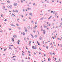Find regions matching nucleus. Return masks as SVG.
I'll return each instance as SVG.
<instances>
[{
    "label": "nucleus",
    "instance_id": "nucleus-1",
    "mask_svg": "<svg viewBox=\"0 0 62 62\" xmlns=\"http://www.w3.org/2000/svg\"><path fill=\"white\" fill-rule=\"evenodd\" d=\"M35 46H32V49H37V48H36V47H37V46L35 45Z\"/></svg>",
    "mask_w": 62,
    "mask_h": 62
},
{
    "label": "nucleus",
    "instance_id": "nucleus-2",
    "mask_svg": "<svg viewBox=\"0 0 62 62\" xmlns=\"http://www.w3.org/2000/svg\"><path fill=\"white\" fill-rule=\"evenodd\" d=\"M24 29L25 30V32H27V29L25 27H24Z\"/></svg>",
    "mask_w": 62,
    "mask_h": 62
},
{
    "label": "nucleus",
    "instance_id": "nucleus-3",
    "mask_svg": "<svg viewBox=\"0 0 62 62\" xmlns=\"http://www.w3.org/2000/svg\"><path fill=\"white\" fill-rule=\"evenodd\" d=\"M43 33L44 34H45V33H46V31L44 30H43Z\"/></svg>",
    "mask_w": 62,
    "mask_h": 62
},
{
    "label": "nucleus",
    "instance_id": "nucleus-4",
    "mask_svg": "<svg viewBox=\"0 0 62 62\" xmlns=\"http://www.w3.org/2000/svg\"><path fill=\"white\" fill-rule=\"evenodd\" d=\"M20 41L19 40H18V41L17 43L19 45L20 44Z\"/></svg>",
    "mask_w": 62,
    "mask_h": 62
},
{
    "label": "nucleus",
    "instance_id": "nucleus-5",
    "mask_svg": "<svg viewBox=\"0 0 62 62\" xmlns=\"http://www.w3.org/2000/svg\"><path fill=\"white\" fill-rule=\"evenodd\" d=\"M32 13H30L29 14V15H31V16H32Z\"/></svg>",
    "mask_w": 62,
    "mask_h": 62
},
{
    "label": "nucleus",
    "instance_id": "nucleus-6",
    "mask_svg": "<svg viewBox=\"0 0 62 62\" xmlns=\"http://www.w3.org/2000/svg\"><path fill=\"white\" fill-rule=\"evenodd\" d=\"M31 8H27V9H28V10H31Z\"/></svg>",
    "mask_w": 62,
    "mask_h": 62
},
{
    "label": "nucleus",
    "instance_id": "nucleus-7",
    "mask_svg": "<svg viewBox=\"0 0 62 62\" xmlns=\"http://www.w3.org/2000/svg\"><path fill=\"white\" fill-rule=\"evenodd\" d=\"M31 36H32V39L34 38V36H33V35H32V34H31Z\"/></svg>",
    "mask_w": 62,
    "mask_h": 62
},
{
    "label": "nucleus",
    "instance_id": "nucleus-8",
    "mask_svg": "<svg viewBox=\"0 0 62 62\" xmlns=\"http://www.w3.org/2000/svg\"><path fill=\"white\" fill-rule=\"evenodd\" d=\"M43 19H44V17H42L40 19V20H42Z\"/></svg>",
    "mask_w": 62,
    "mask_h": 62
},
{
    "label": "nucleus",
    "instance_id": "nucleus-9",
    "mask_svg": "<svg viewBox=\"0 0 62 62\" xmlns=\"http://www.w3.org/2000/svg\"><path fill=\"white\" fill-rule=\"evenodd\" d=\"M28 29H30L31 28L29 26H28Z\"/></svg>",
    "mask_w": 62,
    "mask_h": 62
},
{
    "label": "nucleus",
    "instance_id": "nucleus-10",
    "mask_svg": "<svg viewBox=\"0 0 62 62\" xmlns=\"http://www.w3.org/2000/svg\"><path fill=\"white\" fill-rule=\"evenodd\" d=\"M39 39H40V40H41L42 39V37H40L39 38Z\"/></svg>",
    "mask_w": 62,
    "mask_h": 62
},
{
    "label": "nucleus",
    "instance_id": "nucleus-11",
    "mask_svg": "<svg viewBox=\"0 0 62 62\" xmlns=\"http://www.w3.org/2000/svg\"><path fill=\"white\" fill-rule=\"evenodd\" d=\"M7 2L8 3H10V1L9 0L7 1Z\"/></svg>",
    "mask_w": 62,
    "mask_h": 62
},
{
    "label": "nucleus",
    "instance_id": "nucleus-12",
    "mask_svg": "<svg viewBox=\"0 0 62 62\" xmlns=\"http://www.w3.org/2000/svg\"><path fill=\"white\" fill-rule=\"evenodd\" d=\"M50 54H51V55H52L53 54V53L50 52Z\"/></svg>",
    "mask_w": 62,
    "mask_h": 62
},
{
    "label": "nucleus",
    "instance_id": "nucleus-13",
    "mask_svg": "<svg viewBox=\"0 0 62 62\" xmlns=\"http://www.w3.org/2000/svg\"><path fill=\"white\" fill-rule=\"evenodd\" d=\"M37 43L39 45H40V44L39 43V42H38V41H37Z\"/></svg>",
    "mask_w": 62,
    "mask_h": 62
},
{
    "label": "nucleus",
    "instance_id": "nucleus-14",
    "mask_svg": "<svg viewBox=\"0 0 62 62\" xmlns=\"http://www.w3.org/2000/svg\"><path fill=\"white\" fill-rule=\"evenodd\" d=\"M31 43V41H30V42L29 44V45H30V44Z\"/></svg>",
    "mask_w": 62,
    "mask_h": 62
},
{
    "label": "nucleus",
    "instance_id": "nucleus-15",
    "mask_svg": "<svg viewBox=\"0 0 62 62\" xmlns=\"http://www.w3.org/2000/svg\"><path fill=\"white\" fill-rule=\"evenodd\" d=\"M37 37H38V36L37 35H36L35 36V38H37Z\"/></svg>",
    "mask_w": 62,
    "mask_h": 62
},
{
    "label": "nucleus",
    "instance_id": "nucleus-16",
    "mask_svg": "<svg viewBox=\"0 0 62 62\" xmlns=\"http://www.w3.org/2000/svg\"><path fill=\"white\" fill-rule=\"evenodd\" d=\"M16 12H17V13H18V10H16Z\"/></svg>",
    "mask_w": 62,
    "mask_h": 62
},
{
    "label": "nucleus",
    "instance_id": "nucleus-17",
    "mask_svg": "<svg viewBox=\"0 0 62 62\" xmlns=\"http://www.w3.org/2000/svg\"><path fill=\"white\" fill-rule=\"evenodd\" d=\"M12 40L13 41H14V38H12Z\"/></svg>",
    "mask_w": 62,
    "mask_h": 62
},
{
    "label": "nucleus",
    "instance_id": "nucleus-18",
    "mask_svg": "<svg viewBox=\"0 0 62 62\" xmlns=\"http://www.w3.org/2000/svg\"><path fill=\"white\" fill-rule=\"evenodd\" d=\"M31 23H34V21H31Z\"/></svg>",
    "mask_w": 62,
    "mask_h": 62
},
{
    "label": "nucleus",
    "instance_id": "nucleus-19",
    "mask_svg": "<svg viewBox=\"0 0 62 62\" xmlns=\"http://www.w3.org/2000/svg\"><path fill=\"white\" fill-rule=\"evenodd\" d=\"M12 16H15V15H14V14H12Z\"/></svg>",
    "mask_w": 62,
    "mask_h": 62
},
{
    "label": "nucleus",
    "instance_id": "nucleus-20",
    "mask_svg": "<svg viewBox=\"0 0 62 62\" xmlns=\"http://www.w3.org/2000/svg\"><path fill=\"white\" fill-rule=\"evenodd\" d=\"M55 11H54V12H53V14H54V13H55Z\"/></svg>",
    "mask_w": 62,
    "mask_h": 62
},
{
    "label": "nucleus",
    "instance_id": "nucleus-21",
    "mask_svg": "<svg viewBox=\"0 0 62 62\" xmlns=\"http://www.w3.org/2000/svg\"><path fill=\"white\" fill-rule=\"evenodd\" d=\"M47 28V26H46L45 25H44V28Z\"/></svg>",
    "mask_w": 62,
    "mask_h": 62
},
{
    "label": "nucleus",
    "instance_id": "nucleus-22",
    "mask_svg": "<svg viewBox=\"0 0 62 62\" xmlns=\"http://www.w3.org/2000/svg\"><path fill=\"white\" fill-rule=\"evenodd\" d=\"M18 28L19 29H21V28H20V27H18Z\"/></svg>",
    "mask_w": 62,
    "mask_h": 62
},
{
    "label": "nucleus",
    "instance_id": "nucleus-23",
    "mask_svg": "<svg viewBox=\"0 0 62 62\" xmlns=\"http://www.w3.org/2000/svg\"><path fill=\"white\" fill-rule=\"evenodd\" d=\"M14 6H16V3H14Z\"/></svg>",
    "mask_w": 62,
    "mask_h": 62
},
{
    "label": "nucleus",
    "instance_id": "nucleus-24",
    "mask_svg": "<svg viewBox=\"0 0 62 62\" xmlns=\"http://www.w3.org/2000/svg\"><path fill=\"white\" fill-rule=\"evenodd\" d=\"M34 5H35V3H34L33 4V6H34Z\"/></svg>",
    "mask_w": 62,
    "mask_h": 62
},
{
    "label": "nucleus",
    "instance_id": "nucleus-25",
    "mask_svg": "<svg viewBox=\"0 0 62 62\" xmlns=\"http://www.w3.org/2000/svg\"><path fill=\"white\" fill-rule=\"evenodd\" d=\"M16 25H17V26H19V24L18 23H16Z\"/></svg>",
    "mask_w": 62,
    "mask_h": 62
},
{
    "label": "nucleus",
    "instance_id": "nucleus-26",
    "mask_svg": "<svg viewBox=\"0 0 62 62\" xmlns=\"http://www.w3.org/2000/svg\"><path fill=\"white\" fill-rule=\"evenodd\" d=\"M37 31V32H38V34H39V31Z\"/></svg>",
    "mask_w": 62,
    "mask_h": 62
},
{
    "label": "nucleus",
    "instance_id": "nucleus-27",
    "mask_svg": "<svg viewBox=\"0 0 62 62\" xmlns=\"http://www.w3.org/2000/svg\"><path fill=\"white\" fill-rule=\"evenodd\" d=\"M23 11L24 12V11H25V10H24V9H23Z\"/></svg>",
    "mask_w": 62,
    "mask_h": 62
},
{
    "label": "nucleus",
    "instance_id": "nucleus-28",
    "mask_svg": "<svg viewBox=\"0 0 62 62\" xmlns=\"http://www.w3.org/2000/svg\"><path fill=\"white\" fill-rule=\"evenodd\" d=\"M23 35H25V33H24V32H23Z\"/></svg>",
    "mask_w": 62,
    "mask_h": 62
},
{
    "label": "nucleus",
    "instance_id": "nucleus-29",
    "mask_svg": "<svg viewBox=\"0 0 62 62\" xmlns=\"http://www.w3.org/2000/svg\"><path fill=\"white\" fill-rule=\"evenodd\" d=\"M22 55H23V56L24 55V54L23 53H22Z\"/></svg>",
    "mask_w": 62,
    "mask_h": 62
},
{
    "label": "nucleus",
    "instance_id": "nucleus-30",
    "mask_svg": "<svg viewBox=\"0 0 62 62\" xmlns=\"http://www.w3.org/2000/svg\"><path fill=\"white\" fill-rule=\"evenodd\" d=\"M48 61H49H49H50L49 58H48Z\"/></svg>",
    "mask_w": 62,
    "mask_h": 62
},
{
    "label": "nucleus",
    "instance_id": "nucleus-31",
    "mask_svg": "<svg viewBox=\"0 0 62 62\" xmlns=\"http://www.w3.org/2000/svg\"><path fill=\"white\" fill-rule=\"evenodd\" d=\"M11 25L13 26H15L13 24H12Z\"/></svg>",
    "mask_w": 62,
    "mask_h": 62
},
{
    "label": "nucleus",
    "instance_id": "nucleus-32",
    "mask_svg": "<svg viewBox=\"0 0 62 62\" xmlns=\"http://www.w3.org/2000/svg\"><path fill=\"white\" fill-rule=\"evenodd\" d=\"M46 48H47V49H48V46H47L46 47Z\"/></svg>",
    "mask_w": 62,
    "mask_h": 62
},
{
    "label": "nucleus",
    "instance_id": "nucleus-33",
    "mask_svg": "<svg viewBox=\"0 0 62 62\" xmlns=\"http://www.w3.org/2000/svg\"><path fill=\"white\" fill-rule=\"evenodd\" d=\"M13 37L14 38H15V37H16V35H14Z\"/></svg>",
    "mask_w": 62,
    "mask_h": 62
},
{
    "label": "nucleus",
    "instance_id": "nucleus-34",
    "mask_svg": "<svg viewBox=\"0 0 62 62\" xmlns=\"http://www.w3.org/2000/svg\"><path fill=\"white\" fill-rule=\"evenodd\" d=\"M59 60L60 61V62H61V60H60V59H59Z\"/></svg>",
    "mask_w": 62,
    "mask_h": 62
},
{
    "label": "nucleus",
    "instance_id": "nucleus-35",
    "mask_svg": "<svg viewBox=\"0 0 62 62\" xmlns=\"http://www.w3.org/2000/svg\"><path fill=\"white\" fill-rule=\"evenodd\" d=\"M28 53H29V54H30V53H31L29 51H28Z\"/></svg>",
    "mask_w": 62,
    "mask_h": 62
},
{
    "label": "nucleus",
    "instance_id": "nucleus-36",
    "mask_svg": "<svg viewBox=\"0 0 62 62\" xmlns=\"http://www.w3.org/2000/svg\"><path fill=\"white\" fill-rule=\"evenodd\" d=\"M26 49H27V50H28V48H27V46H26Z\"/></svg>",
    "mask_w": 62,
    "mask_h": 62
},
{
    "label": "nucleus",
    "instance_id": "nucleus-37",
    "mask_svg": "<svg viewBox=\"0 0 62 62\" xmlns=\"http://www.w3.org/2000/svg\"><path fill=\"white\" fill-rule=\"evenodd\" d=\"M37 27V26L36 25H35V27L36 28V27Z\"/></svg>",
    "mask_w": 62,
    "mask_h": 62
},
{
    "label": "nucleus",
    "instance_id": "nucleus-38",
    "mask_svg": "<svg viewBox=\"0 0 62 62\" xmlns=\"http://www.w3.org/2000/svg\"><path fill=\"white\" fill-rule=\"evenodd\" d=\"M21 17H22L23 18V15H21Z\"/></svg>",
    "mask_w": 62,
    "mask_h": 62
},
{
    "label": "nucleus",
    "instance_id": "nucleus-39",
    "mask_svg": "<svg viewBox=\"0 0 62 62\" xmlns=\"http://www.w3.org/2000/svg\"><path fill=\"white\" fill-rule=\"evenodd\" d=\"M35 24H37V22H35Z\"/></svg>",
    "mask_w": 62,
    "mask_h": 62
},
{
    "label": "nucleus",
    "instance_id": "nucleus-40",
    "mask_svg": "<svg viewBox=\"0 0 62 62\" xmlns=\"http://www.w3.org/2000/svg\"><path fill=\"white\" fill-rule=\"evenodd\" d=\"M7 21V19H5V20H4V21Z\"/></svg>",
    "mask_w": 62,
    "mask_h": 62
},
{
    "label": "nucleus",
    "instance_id": "nucleus-41",
    "mask_svg": "<svg viewBox=\"0 0 62 62\" xmlns=\"http://www.w3.org/2000/svg\"><path fill=\"white\" fill-rule=\"evenodd\" d=\"M33 28L34 29H36V28L35 27H33Z\"/></svg>",
    "mask_w": 62,
    "mask_h": 62
},
{
    "label": "nucleus",
    "instance_id": "nucleus-42",
    "mask_svg": "<svg viewBox=\"0 0 62 62\" xmlns=\"http://www.w3.org/2000/svg\"><path fill=\"white\" fill-rule=\"evenodd\" d=\"M41 28H42V26H41Z\"/></svg>",
    "mask_w": 62,
    "mask_h": 62
},
{
    "label": "nucleus",
    "instance_id": "nucleus-43",
    "mask_svg": "<svg viewBox=\"0 0 62 62\" xmlns=\"http://www.w3.org/2000/svg\"><path fill=\"white\" fill-rule=\"evenodd\" d=\"M9 30H11V29L10 28V29H9Z\"/></svg>",
    "mask_w": 62,
    "mask_h": 62
},
{
    "label": "nucleus",
    "instance_id": "nucleus-44",
    "mask_svg": "<svg viewBox=\"0 0 62 62\" xmlns=\"http://www.w3.org/2000/svg\"><path fill=\"white\" fill-rule=\"evenodd\" d=\"M53 12V11H51V13H52Z\"/></svg>",
    "mask_w": 62,
    "mask_h": 62
},
{
    "label": "nucleus",
    "instance_id": "nucleus-45",
    "mask_svg": "<svg viewBox=\"0 0 62 62\" xmlns=\"http://www.w3.org/2000/svg\"><path fill=\"white\" fill-rule=\"evenodd\" d=\"M52 16H50V17H49V18H52Z\"/></svg>",
    "mask_w": 62,
    "mask_h": 62
},
{
    "label": "nucleus",
    "instance_id": "nucleus-46",
    "mask_svg": "<svg viewBox=\"0 0 62 62\" xmlns=\"http://www.w3.org/2000/svg\"><path fill=\"white\" fill-rule=\"evenodd\" d=\"M7 7H8V8H10V6H8Z\"/></svg>",
    "mask_w": 62,
    "mask_h": 62
},
{
    "label": "nucleus",
    "instance_id": "nucleus-47",
    "mask_svg": "<svg viewBox=\"0 0 62 62\" xmlns=\"http://www.w3.org/2000/svg\"><path fill=\"white\" fill-rule=\"evenodd\" d=\"M44 56H46V54H44Z\"/></svg>",
    "mask_w": 62,
    "mask_h": 62
},
{
    "label": "nucleus",
    "instance_id": "nucleus-48",
    "mask_svg": "<svg viewBox=\"0 0 62 62\" xmlns=\"http://www.w3.org/2000/svg\"><path fill=\"white\" fill-rule=\"evenodd\" d=\"M49 26H51V24L50 23L49 24Z\"/></svg>",
    "mask_w": 62,
    "mask_h": 62
},
{
    "label": "nucleus",
    "instance_id": "nucleus-49",
    "mask_svg": "<svg viewBox=\"0 0 62 62\" xmlns=\"http://www.w3.org/2000/svg\"><path fill=\"white\" fill-rule=\"evenodd\" d=\"M39 53L40 54H41V53H40V52H39Z\"/></svg>",
    "mask_w": 62,
    "mask_h": 62
},
{
    "label": "nucleus",
    "instance_id": "nucleus-50",
    "mask_svg": "<svg viewBox=\"0 0 62 62\" xmlns=\"http://www.w3.org/2000/svg\"><path fill=\"white\" fill-rule=\"evenodd\" d=\"M60 45H61V47H62V44H61Z\"/></svg>",
    "mask_w": 62,
    "mask_h": 62
},
{
    "label": "nucleus",
    "instance_id": "nucleus-51",
    "mask_svg": "<svg viewBox=\"0 0 62 62\" xmlns=\"http://www.w3.org/2000/svg\"><path fill=\"white\" fill-rule=\"evenodd\" d=\"M21 2L22 3H23V0H21Z\"/></svg>",
    "mask_w": 62,
    "mask_h": 62
},
{
    "label": "nucleus",
    "instance_id": "nucleus-52",
    "mask_svg": "<svg viewBox=\"0 0 62 62\" xmlns=\"http://www.w3.org/2000/svg\"><path fill=\"white\" fill-rule=\"evenodd\" d=\"M52 38L53 39H54V37H53Z\"/></svg>",
    "mask_w": 62,
    "mask_h": 62
},
{
    "label": "nucleus",
    "instance_id": "nucleus-53",
    "mask_svg": "<svg viewBox=\"0 0 62 62\" xmlns=\"http://www.w3.org/2000/svg\"><path fill=\"white\" fill-rule=\"evenodd\" d=\"M13 12H15V11H14V10H13Z\"/></svg>",
    "mask_w": 62,
    "mask_h": 62
},
{
    "label": "nucleus",
    "instance_id": "nucleus-54",
    "mask_svg": "<svg viewBox=\"0 0 62 62\" xmlns=\"http://www.w3.org/2000/svg\"><path fill=\"white\" fill-rule=\"evenodd\" d=\"M22 62H24V61H23V60H22Z\"/></svg>",
    "mask_w": 62,
    "mask_h": 62
},
{
    "label": "nucleus",
    "instance_id": "nucleus-55",
    "mask_svg": "<svg viewBox=\"0 0 62 62\" xmlns=\"http://www.w3.org/2000/svg\"><path fill=\"white\" fill-rule=\"evenodd\" d=\"M6 50H7V49H5L4 50V51H6Z\"/></svg>",
    "mask_w": 62,
    "mask_h": 62
},
{
    "label": "nucleus",
    "instance_id": "nucleus-56",
    "mask_svg": "<svg viewBox=\"0 0 62 62\" xmlns=\"http://www.w3.org/2000/svg\"><path fill=\"white\" fill-rule=\"evenodd\" d=\"M41 29V31H42L43 30V29H42V28Z\"/></svg>",
    "mask_w": 62,
    "mask_h": 62
},
{
    "label": "nucleus",
    "instance_id": "nucleus-57",
    "mask_svg": "<svg viewBox=\"0 0 62 62\" xmlns=\"http://www.w3.org/2000/svg\"><path fill=\"white\" fill-rule=\"evenodd\" d=\"M31 30H32V27H31Z\"/></svg>",
    "mask_w": 62,
    "mask_h": 62
},
{
    "label": "nucleus",
    "instance_id": "nucleus-58",
    "mask_svg": "<svg viewBox=\"0 0 62 62\" xmlns=\"http://www.w3.org/2000/svg\"><path fill=\"white\" fill-rule=\"evenodd\" d=\"M25 39H26V37H25L24 38V40H25Z\"/></svg>",
    "mask_w": 62,
    "mask_h": 62
},
{
    "label": "nucleus",
    "instance_id": "nucleus-59",
    "mask_svg": "<svg viewBox=\"0 0 62 62\" xmlns=\"http://www.w3.org/2000/svg\"><path fill=\"white\" fill-rule=\"evenodd\" d=\"M25 20L24 19H23V21L24 22H25Z\"/></svg>",
    "mask_w": 62,
    "mask_h": 62
},
{
    "label": "nucleus",
    "instance_id": "nucleus-60",
    "mask_svg": "<svg viewBox=\"0 0 62 62\" xmlns=\"http://www.w3.org/2000/svg\"><path fill=\"white\" fill-rule=\"evenodd\" d=\"M3 8H5V7L4 6H3Z\"/></svg>",
    "mask_w": 62,
    "mask_h": 62
},
{
    "label": "nucleus",
    "instance_id": "nucleus-61",
    "mask_svg": "<svg viewBox=\"0 0 62 62\" xmlns=\"http://www.w3.org/2000/svg\"><path fill=\"white\" fill-rule=\"evenodd\" d=\"M17 5H18V4L17 3H16V6H17Z\"/></svg>",
    "mask_w": 62,
    "mask_h": 62
},
{
    "label": "nucleus",
    "instance_id": "nucleus-62",
    "mask_svg": "<svg viewBox=\"0 0 62 62\" xmlns=\"http://www.w3.org/2000/svg\"><path fill=\"white\" fill-rule=\"evenodd\" d=\"M57 39H58L59 40H60V39L59 38H58Z\"/></svg>",
    "mask_w": 62,
    "mask_h": 62
},
{
    "label": "nucleus",
    "instance_id": "nucleus-63",
    "mask_svg": "<svg viewBox=\"0 0 62 62\" xmlns=\"http://www.w3.org/2000/svg\"><path fill=\"white\" fill-rule=\"evenodd\" d=\"M46 17H45V18L44 19L45 20H46Z\"/></svg>",
    "mask_w": 62,
    "mask_h": 62
},
{
    "label": "nucleus",
    "instance_id": "nucleus-64",
    "mask_svg": "<svg viewBox=\"0 0 62 62\" xmlns=\"http://www.w3.org/2000/svg\"><path fill=\"white\" fill-rule=\"evenodd\" d=\"M61 25H62V23H61Z\"/></svg>",
    "mask_w": 62,
    "mask_h": 62
}]
</instances>
